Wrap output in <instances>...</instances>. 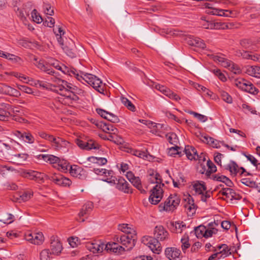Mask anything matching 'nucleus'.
<instances>
[{
	"instance_id": "nucleus-1",
	"label": "nucleus",
	"mask_w": 260,
	"mask_h": 260,
	"mask_svg": "<svg viewBox=\"0 0 260 260\" xmlns=\"http://www.w3.org/2000/svg\"><path fill=\"white\" fill-rule=\"evenodd\" d=\"M34 60L36 61V62H34L36 66L47 74L53 75L55 74V72L50 68L53 67L64 74L75 77L77 80L82 82L84 81L100 93L104 91L101 80L92 74L85 73L81 71L78 72L72 67H68L60 64L58 60L51 57L48 58L46 61L41 59L38 61V59L34 57Z\"/></svg>"
},
{
	"instance_id": "nucleus-2",
	"label": "nucleus",
	"mask_w": 260,
	"mask_h": 260,
	"mask_svg": "<svg viewBox=\"0 0 260 260\" xmlns=\"http://www.w3.org/2000/svg\"><path fill=\"white\" fill-rule=\"evenodd\" d=\"M51 80L53 82L55 89L59 94L57 101L53 104V106L56 109L60 108V105H70L73 101H76L78 98L74 93L75 87L67 81L59 78L53 77Z\"/></svg>"
},
{
	"instance_id": "nucleus-3",
	"label": "nucleus",
	"mask_w": 260,
	"mask_h": 260,
	"mask_svg": "<svg viewBox=\"0 0 260 260\" xmlns=\"http://www.w3.org/2000/svg\"><path fill=\"white\" fill-rule=\"evenodd\" d=\"M153 234L156 238L145 236L142 238V242L147 246L154 253L159 254L161 251V247L159 241H164L168 239L169 233L162 225H157L155 227Z\"/></svg>"
},
{
	"instance_id": "nucleus-4",
	"label": "nucleus",
	"mask_w": 260,
	"mask_h": 260,
	"mask_svg": "<svg viewBox=\"0 0 260 260\" xmlns=\"http://www.w3.org/2000/svg\"><path fill=\"white\" fill-rule=\"evenodd\" d=\"M56 39L63 51L70 57H74L75 54L73 51L74 44L72 40L68 39L64 36L65 32L59 26L54 29Z\"/></svg>"
},
{
	"instance_id": "nucleus-5",
	"label": "nucleus",
	"mask_w": 260,
	"mask_h": 260,
	"mask_svg": "<svg viewBox=\"0 0 260 260\" xmlns=\"http://www.w3.org/2000/svg\"><path fill=\"white\" fill-rule=\"evenodd\" d=\"M180 203V198L177 194H171L163 203L158 206L160 212L172 213L177 209Z\"/></svg>"
},
{
	"instance_id": "nucleus-6",
	"label": "nucleus",
	"mask_w": 260,
	"mask_h": 260,
	"mask_svg": "<svg viewBox=\"0 0 260 260\" xmlns=\"http://www.w3.org/2000/svg\"><path fill=\"white\" fill-rule=\"evenodd\" d=\"M216 224L215 222H211L207 226L199 225L194 229L195 234L198 238L205 237L208 238L212 237L217 233V230L215 226Z\"/></svg>"
},
{
	"instance_id": "nucleus-7",
	"label": "nucleus",
	"mask_w": 260,
	"mask_h": 260,
	"mask_svg": "<svg viewBox=\"0 0 260 260\" xmlns=\"http://www.w3.org/2000/svg\"><path fill=\"white\" fill-rule=\"evenodd\" d=\"M164 184H155L150 190L149 201L152 205H156L162 199L164 196Z\"/></svg>"
},
{
	"instance_id": "nucleus-8",
	"label": "nucleus",
	"mask_w": 260,
	"mask_h": 260,
	"mask_svg": "<svg viewBox=\"0 0 260 260\" xmlns=\"http://www.w3.org/2000/svg\"><path fill=\"white\" fill-rule=\"evenodd\" d=\"M193 188L196 193L201 195V200L206 202L207 199L210 198L211 192L206 191L205 183L203 181H196L192 184Z\"/></svg>"
},
{
	"instance_id": "nucleus-9",
	"label": "nucleus",
	"mask_w": 260,
	"mask_h": 260,
	"mask_svg": "<svg viewBox=\"0 0 260 260\" xmlns=\"http://www.w3.org/2000/svg\"><path fill=\"white\" fill-rule=\"evenodd\" d=\"M235 85L239 88L252 94H256L258 90L251 83L244 79H238L235 81Z\"/></svg>"
},
{
	"instance_id": "nucleus-10",
	"label": "nucleus",
	"mask_w": 260,
	"mask_h": 260,
	"mask_svg": "<svg viewBox=\"0 0 260 260\" xmlns=\"http://www.w3.org/2000/svg\"><path fill=\"white\" fill-rule=\"evenodd\" d=\"M76 144L82 149L89 150L91 149H99L100 146L93 140L89 139L86 141H83L80 139L76 140Z\"/></svg>"
},
{
	"instance_id": "nucleus-11",
	"label": "nucleus",
	"mask_w": 260,
	"mask_h": 260,
	"mask_svg": "<svg viewBox=\"0 0 260 260\" xmlns=\"http://www.w3.org/2000/svg\"><path fill=\"white\" fill-rule=\"evenodd\" d=\"M51 145L54 149L64 151H67L69 147L70 146V144L69 142L59 137H54L53 140L51 142Z\"/></svg>"
},
{
	"instance_id": "nucleus-12",
	"label": "nucleus",
	"mask_w": 260,
	"mask_h": 260,
	"mask_svg": "<svg viewBox=\"0 0 260 260\" xmlns=\"http://www.w3.org/2000/svg\"><path fill=\"white\" fill-rule=\"evenodd\" d=\"M94 172L98 175L103 176L104 174H108L109 178L105 179V181L113 185L115 183V181L117 180L116 177L114 176V173L112 171L108 170L103 168H94L93 169Z\"/></svg>"
},
{
	"instance_id": "nucleus-13",
	"label": "nucleus",
	"mask_w": 260,
	"mask_h": 260,
	"mask_svg": "<svg viewBox=\"0 0 260 260\" xmlns=\"http://www.w3.org/2000/svg\"><path fill=\"white\" fill-rule=\"evenodd\" d=\"M184 207L188 216L193 215L196 211L197 207L194 204L193 198L190 195H187L184 199Z\"/></svg>"
},
{
	"instance_id": "nucleus-14",
	"label": "nucleus",
	"mask_w": 260,
	"mask_h": 260,
	"mask_svg": "<svg viewBox=\"0 0 260 260\" xmlns=\"http://www.w3.org/2000/svg\"><path fill=\"white\" fill-rule=\"evenodd\" d=\"M199 139L203 143L207 144L211 147L215 148H218L220 147L221 144L223 145L221 142L218 141L217 140L213 139L212 137H209L208 136L200 133L198 136Z\"/></svg>"
},
{
	"instance_id": "nucleus-15",
	"label": "nucleus",
	"mask_w": 260,
	"mask_h": 260,
	"mask_svg": "<svg viewBox=\"0 0 260 260\" xmlns=\"http://www.w3.org/2000/svg\"><path fill=\"white\" fill-rule=\"evenodd\" d=\"M155 88L156 89L159 90L160 92L172 100L178 101L181 99L179 95L172 92L171 90H170V89L164 86V85L157 84L155 85Z\"/></svg>"
},
{
	"instance_id": "nucleus-16",
	"label": "nucleus",
	"mask_w": 260,
	"mask_h": 260,
	"mask_svg": "<svg viewBox=\"0 0 260 260\" xmlns=\"http://www.w3.org/2000/svg\"><path fill=\"white\" fill-rule=\"evenodd\" d=\"M105 250L109 252L121 254L125 250V248L116 243L109 242L105 244Z\"/></svg>"
},
{
	"instance_id": "nucleus-17",
	"label": "nucleus",
	"mask_w": 260,
	"mask_h": 260,
	"mask_svg": "<svg viewBox=\"0 0 260 260\" xmlns=\"http://www.w3.org/2000/svg\"><path fill=\"white\" fill-rule=\"evenodd\" d=\"M105 250L109 252L121 254L125 250V248L116 243L109 242L105 244Z\"/></svg>"
},
{
	"instance_id": "nucleus-18",
	"label": "nucleus",
	"mask_w": 260,
	"mask_h": 260,
	"mask_svg": "<svg viewBox=\"0 0 260 260\" xmlns=\"http://www.w3.org/2000/svg\"><path fill=\"white\" fill-rule=\"evenodd\" d=\"M62 244L57 237L52 236L51 238V249L52 253L54 255H59L62 250Z\"/></svg>"
},
{
	"instance_id": "nucleus-19",
	"label": "nucleus",
	"mask_w": 260,
	"mask_h": 260,
	"mask_svg": "<svg viewBox=\"0 0 260 260\" xmlns=\"http://www.w3.org/2000/svg\"><path fill=\"white\" fill-rule=\"evenodd\" d=\"M25 239L27 241L36 245L42 244L44 240V236L41 232L26 234Z\"/></svg>"
},
{
	"instance_id": "nucleus-20",
	"label": "nucleus",
	"mask_w": 260,
	"mask_h": 260,
	"mask_svg": "<svg viewBox=\"0 0 260 260\" xmlns=\"http://www.w3.org/2000/svg\"><path fill=\"white\" fill-rule=\"evenodd\" d=\"M136 236L130 235H123L120 238L121 243L125 246L126 250L131 249L135 244Z\"/></svg>"
},
{
	"instance_id": "nucleus-21",
	"label": "nucleus",
	"mask_w": 260,
	"mask_h": 260,
	"mask_svg": "<svg viewBox=\"0 0 260 260\" xmlns=\"http://www.w3.org/2000/svg\"><path fill=\"white\" fill-rule=\"evenodd\" d=\"M86 247L93 253H100L105 249V244L101 241L90 242L87 244Z\"/></svg>"
},
{
	"instance_id": "nucleus-22",
	"label": "nucleus",
	"mask_w": 260,
	"mask_h": 260,
	"mask_svg": "<svg viewBox=\"0 0 260 260\" xmlns=\"http://www.w3.org/2000/svg\"><path fill=\"white\" fill-rule=\"evenodd\" d=\"M166 256L169 259H176L179 258L181 255V251L175 247H168L165 249Z\"/></svg>"
},
{
	"instance_id": "nucleus-23",
	"label": "nucleus",
	"mask_w": 260,
	"mask_h": 260,
	"mask_svg": "<svg viewBox=\"0 0 260 260\" xmlns=\"http://www.w3.org/2000/svg\"><path fill=\"white\" fill-rule=\"evenodd\" d=\"M225 169L229 170L232 175L236 176L238 173L242 174L244 169L239 168L237 164L234 161H230L228 164L224 166Z\"/></svg>"
},
{
	"instance_id": "nucleus-24",
	"label": "nucleus",
	"mask_w": 260,
	"mask_h": 260,
	"mask_svg": "<svg viewBox=\"0 0 260 260\" xmlns=\"http://www.w3.org/2000/svg\"><path fill=\"white\" fill-rule=\"evenodd\" d=\"M35 157L39 161H43L44 162H49L50 164L56 165L57 162L59 161V158L53 155L49 154H39L35 156Z\"/></svg>"
},
{
	"instance_id": "nucleus-25",
	"label": "nucleus",
	"mask_w": 260,
	"mask_h": 260,
	"mask_svg": "<svg viewBox=\"0 0 260 260\" xmlns=\"http://www.w3.org/2000/svg\"><path fill=\"white\" fill-rule=\"evenodd\" d=\"M70 173L72 176L79 178H83L86 176L85 171L77 165L71 166Z\"/></svg>"
},
{
	"instance_id": "nucleus-26",
	"label": "nucleus",
	"mask_w": 260,
	"mask_h": 260,
	"mask_svg": "<svg viewBox=\"0 0 260 260\" xmlns=\"http://www.w3.org/2000/svg\"><path fill=\"white\" fill-rule=\"evenodd\" d=\"M27 155L26 154H17L12 155L10 157L8 158L9 161L17 165H22L27 159Z\"/></svg>"
},
{
	"instance_id": "nucleus-27",
	"label": "nucleus",
	"mask_w": 260,
	"mask_h": 260,
	"mask_svg": "<svg viewBox=\"0 0 260 260\" xmlns=\"http://www.w3.org/2000/svg\"><path fill=\"white\" fill-rule=\"evenodd\" d=\"M126 176L135 187L140 190L142 189L141 181L139 177L135 176L133 173L131 171L126 173Z\"/></svg>"
},
{
	"instance_id": "nucleus-28",
	"label": "nucleus",
	"mask_w": 260,
	"mask_h": 260,
	"mask_svg": "<svg viewBox=\"0 0 260 260\" xmlns=\"http://www.w3.org/2000/svg\"><path fill=\"white\" fill-rule=\"evenodd\" d=\"M116 180L115 181V182ZM116 188L124 193H131V189L129 186L128 182L123 178H120L118 180L117 183L115 182ZM115 184V183L114 184Z\"/></svg>"
},
{
	"instance_id": "nucleus-29",
	"label": "nucleus",
	"mask_w": 260,
	"mask_h": 260,
	"mask_svg": "<svg viewBox=\"0 0 260 260\" xmlns=\"http://www.w3.org/2000/svg\"><path fill=\"white\" fill-rule=\"evenodd\" d=\"M243 71L250 76L260 78V67L247 66L243 67Z\"/></svg>"
},
{
	"instance_id": "nucleus-30",
	"label": "nucleus",
	"mask_w": 260,
	"mask_h": 260,
	"mask_svg": "<svg viewBox=\"0 0 260 260\" xmlns=\"http://www.w3.org/2000/svg\"><path fill=\"white\" fill-rule=\"evenodd\" d=\"M118 230L127 235L136 236V232L135 228L131 224L122 223L118 225Z\"/></svg>"
},
{
	"instance_id": "nucleus-31",
	"label": "nucleus",
	"mask_w": 260,
	"mask_h": 260,
	"mask_svg": "<svg viewBox=\"0 0 260 260\" xmlns=\"http://www.w3.org/2000/svg\"><path fill=\"white\" fill-rule=\"evenodd\" d=\"M148 180L149 182L152 184H158L162 183L160 175L153 170H148Z\"/></svg>"
},
{
	"instance_id": "nucleus-32",
	"label": "nucleus",
	"mask_w": 260,
	"mask_h": 260,
	"mask_svg": "<svg viewBox=\"0 0 260 260\" xmlns=\"http://www.w3.org/2000/svg\"><path fill=\"white\" fill-rule=\"evenodd\" d=\"M171 226L172 231L175 233H181L186 228L185 223L181 221L172 222Z\"/></svg>"
},
{
	"instance_id": "nucleus-33",
	"label": "nucleus",
	"mask_w": 260,
	"mask_h": 260,
	"mask_svg": "<svg viewBox=\"0 0 260 260\" xmlns=\"http://www.w3.org/2000/svg\"><path fill=\"white\" fill-rule=\"evenodd\" d=\"M92 203L91 202H88L86 203L81 210L79 213V221L81 222H83L85 221V218H83L84 216L86 217L88 215V214L90 212L92 209Z\"/></svg>"
},
{
	"instance_id": "nucleus-34",
	"label": "nucleus",
	"mask_w": 260,
	"mask_h": 260,
	"mask_svg": "<svg viewBox=\"0 0 260 260\" xmlns=\"http://www.w3.org/2000/svg\"><path fill=\"white\" fill-rule=\"evenodd\" d=\"M184 152L187 158L190 160H196L199 158L197 150L191 146H185Z\"/></svg>"
},
{
	"instance_id": "nucleus-35",
	"label": "nucleus",
	"mask_w": 260,
	"mask_h": 260,
	"mask_svg": "<svg viewBox=\"0 0 260 260\" xmlns=\"http://www.w3.org/2000/svg\"><path fill=\"white\" fill-rule=\"evenodd\" d=\"M51 180L56 184L61 186H69L71 184V181L69 179L61 176H52Z\"/></svg>"
},
{
	"instance_id": "nucleus-36",
	"label": "nucleus",
	"mask_w": 260,
	"mask_h": 260,
	"mask_svg": "<svg viewBox=\"0 0 260 260\" xmlns=\"http://www.w3.org/2000/svg\"><path fill=\"white\" fill-rule=\"evenodd\" d=\"M0 92L16 97L20 95V93L17 90L5 85L2 87Z\"/></svg>"
},
{
	"instance_id": "nucleus-37",
	"label": "nucleus",
	"mask_w": 260,
	"mask_h": 260,
	"mask_svg": "<svg viewBox=\"0 0 260 260\" xmlns=\"http://www.w3.org/2000/svg\"><path fill=\"white\" fill-rule=\"evenodd\" d=\"M149 128L151 129V132L152 133L158 135L162 133L165 128V125L163 124L156 123L152 121Z\"/></svg>"
},
{
	"instance_id": "nucleus-38",
	"label": "nucleus",
	"mask_w": 260,
	"mask_h": 260,
	"mask_svg": "<svg viewBox=\"0 0 260 260\" xmlns=\"http://www.w3.org/2000/svg\"><path fill=\"white\" fill-rule=\"evenodd\" d=\"M187 42L188 44L191 46H196L202 49L205 48V44L199 38H194L193 37H189L187 40Z\"/></svg>"
},
{
	"instance_id": "nucleus-39",
	"label": "nucleus",
	"mask_w": 260,
	"mask_h": 260,
	"mask_svg": "<svg viewBox=\"0 0 260 260\" xmlns=\"http://www.w3.org/2000/svg\"><path fill=\"white\" fill-rule=\"evenodd\" d=\"M217 252L221 258H224L231 254L230 249L226 244H223L219 246L218 248Z\"/></svg>"
},
{
	"instance_id": "nucleus-40",
	"label": "nucleus",
	"mask_w": 260,
	"mask_h": 260,
	"mask_svg": "<svg viewBox=\"0 0 260 260\" xmlns=\"http://www.w3.org/2000/svg\"><path fill=\"white\" fill-rule=\"evenodd\" d=\"M217 90L223 101L228 104L232 103L233 99L232 96L223 88L218 87Z\"/></svg>"
},
{
	"instance_id": "nucleus-41",
	"label": "nucleus",
	"mask_w": 260,
	"mask_h": 260,
	"mask_svg": "<svg viewBox=\"0 0 260 260\" xmlns=\"http://www.w3.org/2000/svg\"><path fill=\"white\" fill-rule=\"evenodd\" d=\"M213 179L215 181L221 182L229 187H231L233 185L232 182L226 176L220 174H217L213 176Z\"/></svg>"
},
{
	"instance_id": "nucleus-42",
	"label": "nucleus",
	"mask_w": 260,
	"mask_h": 260,
	"mask_svg": "<svg viewBox=\"0 0 260 260\" xmlns=\"http://www.w3.org/2000/svg\"><path fill=\"white\" fill-rule=\"evenodd\" d=\"M125 151L132 154L138 156L140 158H142L143 159H146L147 158V154L144 151H141L133 149L132 148H126Z\"/></svg>"
},
{
	"instance_id": "nucleus-43",
	"label": "nucleus",
	"mask_w": 260,
	"mask_h": 260,
	"mask_svg": "<svg viewBox=\"0 0 260 260\" xmlns=\"http://www.w3.org/2000/svg\"><path fill=\"white\" fill-rule=\"evenodd\" d=\"M0 57L8 59V60H11L13 62H18L21 60L20 57L14 54L7 52H4L2 51L1 52Z\"/></svg>"
},
{
	"instance_id": "nucleus-44",
	"label": "nucleus",
	"mask_w": 260,
	"mask_h": 260,
	"mask_svg": "<svg viewBox=\"0 0 260 260\" xmlns=\"http://www.w3.org/2000/svg\"><path fill=\"white\" fill-rule=\"evenodd\" d=\"M54 167L61 172H66L68 169V163L66 160L59 158V161Z\"/></svg>"
},
{
	"instance_id": "nucleus-45",
	"label": "nucleus",
	"mask_w": 260,
	"mask_h": 260,
	"mask_svg": "<svg viewBox=\"0 0 260 260\" xmlns=\"http://www.w3.org/2000/svg\"><path fill=\"white\" fill-rule=\"evenodd\" d=\"M121 103L130 111L134 112L136 107L134 104L126 98L121 96L120 98Z\"/></svg>"
},
{
	"instance_id": "nucleus-46",
	"label": "nucleus",
	"mask_w": 260,
	"mask_h": 260,
	"mask_svg": "<svg viewBox=\"0 0 260 260\" xmlns=\"http://www.w3.org/2000/svg\"><path fill=\"white\" fill-rule=\"evenodd\" d=\"M14 220V216L10 213H5L2 216L0 219V222H2L5 224H10Z\"/></svg>"
},
{
	"instance_id": "nucleus-47",
	"label": "nucleus",
	"mask_w": 260,
	"mask_h": 260,
	"mask_svg": "<svg viewBox=\"0 0 260 260\" xmlns=\"http://www.w3.org/2000/svg\"><path fill=\"white\" fill-rule=\"evenodd\" d=\"M213 60L221 66L226 68L229 65L230 61L225 59L223 56L215 55L213 56Z\"/></svg>"
},
{
	"instance_id": "nucleus-48",
	"label": "nucleus",
	"mask_w": 260,
	"mask_h": 260,
	"mask_svg": "<svg viewBox=\"0 0 260 260\" xmlns=\"http://www.w3.org/2000/svg\"><path fill=\"white\" fill-rule=\"evenodd\" d=\"M17 87L19 90L26 93L33 94L35 96H38L39 95L38 92H35L32 89L25 85H17Z\"/></svg>"
},
{
	"instance_id": "nucleus-49",
	"label": "nucleus",
	"mask_w": 260,
	"mask_h": 260,
	"mask_svg": "<svg viewBox=\"0 0 260 260\" xmlns=\"http://www.w3.org/2000/svg\"><path fill=\"white\" fill-rule=\"evenodd\" d=\"M229 65L226 67L228 68L231 72H233L235 74H239L241 73L242 70L239 67V66L237 64H235L233 63V62H231V61H229Z\"/></svg>"
},
{
	"instance_id": "nucleus-50",
	"label": "nucleus",
	"mask_w": 260,
	"mask_h": 260,
	"mask_svg": "<svg viewBox=\"0 0 260 260\" xmlns=\"http://www.w3.org/2000/svg\"><path fill=\"white\" fill-rule=\"evenodd\" d=\"M180 148L177 146L171 147L168 149V154L170 156H175L178 155L180 156L179 150Z\"/></svg>"
},
{
	"instance_id": "nucleus-51",
	"label": "nucleus",
	"mask_w": 260,
	"mask_h": 260,
	"mask_svg": "<svg viewBox=\"0 0 260 260\" xmlns=\"http://www.w3.org/2000/svg\"><path fill=\"white\" fill-rule=\"evenodd\" d=\"M69 245L72 248H75L79 245L81 243L80 239L77 237H72L68 239Z\"/></svg>"
},
{
	"instance_id": "nucleus-52",
	"label": "nucleus",
	"mask_w": 260,
	"mask_h": 260,
	"mask_svg": "<svg viewBox=\"0 0 260 260\" xmlns=\"http://www.w3.org/2000/svg\"><path fill=\"white\" fill-rule=\"evenodd\" d=\"M51 253L49 249H45L43 250L40 254L41 260H50Z\"/></svg>"
},
{
	"instance_id": "nucleus-53",
	"label": "nucleus",
	"mask_w": 260,
	"mask_h": 260,
	"mask_svg": "<svg viewBox=\"0 0 260 260\" xmlns=\"http://www.w3.org/2000/svg\"><path fill=\"white\" fill-rule=\"evenodd\" d=\"M103 130L106 132L109 133H113L115 134L117 132V128L114 127V126L112 124H104L102 127Z\"/></svg>"
},
{
	"instance_id": "nucleus-54",
	"label": "nucleus",
	"mask_w": 260,
	"mask_h": 260,
	"mask_svg": "<svg viewBox=\"0 0 260 260\" xmlns=\"http://www.w3.org/2000/svg\"><path fill=\"white\" fill-rule=\"evenodd\" d=\"M31 14L32 20L34 22L37 23H40L43 21L42 18L40 16V14L38 13L36 10H32Z\"/></svg>"
},
{
	"instance_id": "nucleus-55",
	"label": "nucleus",
	"mask_w": 260,
	"mask_h": 260,
	"mask_svg": "<svg viewBox=\"0 0 260 260\" xmlns=\"http://www.w3.org/2000/svg\"><path fill=\"white\" fill-rule=\"evenodd\" d=\"M181 242L182 243L181 246L183 251H184L190 246L188 237L186 235H184L181 238Z\"/></svg>"
},
{
	"instance_id": "nucleus-56",
	"label": "nucleus",
	"mask_w": 260,
	"mask_h": 260,
	"mask_svg": "<svg viewBox=\"0 0 260 260\" xmlns=\"http://www.w3.org/2000/svg\"><path fill=\"white\" fill-rule=\"evenodd\" d=\"M40 174L37 172H35L34 171H29L28 172H24V174L23 175L24 177L28 178L30 179H34L36 177H38V175Z\"/></svg>"
},
{
	"instance_id": "nucleus-57",
	"label": "nucleus",
	"mask_w": 260,
	"mask_h": 260,
	"mask_svg": "<svg viewBox=\"0 0 260 260\" xmlns=\"http://www.w3.org/2000/svg\"><path fill=\"white\" fill-rule=\"evenodd\" d=\"M22 140L29 144H32L35 141L34 137L30 133H24Z\"/></svg>"
},
{
	"instance_id": "nucleus-58",
	"label": "nucleus",
	"mask_w": 260,
	"mask_h": 260,
	"mask_svg": "<svg viewBox=\"0 0 260 260\" xmlns=\"http://www.w3.org/2000/svg\"><path fill=\"white\" fill-rule=\"evenodd\" d=\"M167 139L169 142L173 145H176L178 143V138L174 133H171L167 135Z\"/></svg>"
},
{
	"instance_id": "nucleus-59",
	"label": "nucleus",
	"mask_w": 260,
	"mask_h": 260,
	"mask_svg": "<svg viewBox=\"0 0 260 260\" xmlns=\"http://www.w3.org/2000/svg\"><path fill=\"white\" fill-rule=\"evenodd\" d=\"M38 135L42 138L48 140L51 143L53 140L54 137L53 136L48 135L44 132H38Z\"/></svg>"
},
{
	"instance_id": "nucleus-60",
	"label": "nucleus",
	"mask_w": 260,
	"mask_h": 260,
	"mask_svg": "<svg viewBox=\"0 0 260 260\" xmlns=\"http://www.w3.org/2000/svg\"><path fill=\"white\" fill-rule=\"evenodd\" d=\"M44 12L45 14L52 16L54 14V11L49 4H45L44 5Z\"/></svg>"
},
{
	"instance_id": "nucleus-61",
	"label": "nucleus",
	"mask_w": 260,
	"mask_h": 260,
	"mask_svg": "<svg viewBox=\"0 0 260 260\" xmlns=\"http://www.w3.org/2000/svg\"><path fill=\"white\" fill-rule=\"evenodd\" d=\"M212 72L216 75L219 79L223 81L224 82L226 80V78L224 74H223L218 69H214L212 70Z\"/></svg>"
},
{
	"instance_id": "nucleus-62",
	"label": "nucleus",
	"mask_w": 260,
	"mask_h": 260,
	"mask_svg": "<svg viewBox=\"0 0 260 260\" xmlns=\"http://www.w3.org/2000/svg\"><path fill=\"white\" fill-rule=\"evenodd\" d=\"M242 108L243 110V111L246 113H252V114H255L256 111L255 110H253L252 108H251L250 106H249L248 105L246 104H243L242 105Z\"/></svg>"
},
{
	"instance_id": "nucleus-63",
	"label": "nucleus",
	"mask_w": 260,
	"mask_h": 260,
	"mask_svg": "<svg viewBox=\"0 0 260 260\" xmlns=\"http://www.w3.org/2000/svg\"><path fill=\"white\" fill-rule=\"evenodd\" d=\"M54 24H55V20L53 18H52L50 16H48L47 17V18L46 19V20H45V21L44 22V24L45 26H47L49 27H53L54 25Z\"/></svg>"
},
{
	"instance_id": "nucleus-64",
	"label": "nucleus",
	"mask_w": 260,
	"mask_h": 260,
	"mask_svg": "<svg viewBox=\"0 0 260 260\" xmlns=\"http://www.w3.org/2000/svg\"><path fill=\"white\" fill-rule=\"evenodd\" d=\"M10 113L5 110L0 108V120H6L9 116Z\"/></svg>"
}]
</instances>
